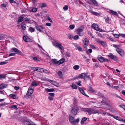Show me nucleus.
Returning <instances> with one entry per match:
<instances>
[{"mask_svg":"<svg viewBox=\"0 0 125 125\" xmlns=\"http://www.w3.org/2000/svg\"><path fill=\"white\" fill-rule=\"evenodd\" d=\"M113 46L114 47L117 48H119L120 47V46L118 45L114 44H113Z\"/></svg>","mask_w":125,"mask_h":125,"instance_id":"50","label":"nucleus"},{"mask_svg":"<svg viewBox=\"0 0 125 125\" xmlns=\"http://www.w3.org/2000/svg\"><path fill=\"white\" fill-rule=\"evenodd\" d=\"M71 87L72 88H73V89H76L77 88V86L76 85L73 84H72L71 85Z\"/></svg>","mask_w":125,"mask_h":125,"instance_id":"35","label":"nucleus"},{"mask_svg":"<svg viewBox=\"0 0 125 125\" xmlns=\"http://www.w3.org/2000/svg\"><path fill=\"white\" fill-rule=\"evenodd\" d=\"M9 1L10 3H16L15 1L14 0H9Z\"/></svg>","mask_w":125,"mask_h":125,"instance_id":"64","label":"nucleus"},{"mask_svg":"<svg viewBox=\"0 0 125 125\" xmlns=\"http://www.w3.org/2000/svg\"><path fill=\"white\" fill-rule=\"evenodd\" d=\"M9 104L7 103L6 102H4L3 103H2L1 104V106H5Z\"/></svg>","mask_w":125,"mask_h":125,"instance_id":"51","label":"nucleus"},{"mask_svg":"<svg viewBox=\"0 0 125 125\" xmlns=\"http://www.w3.org/2000/svg\"><path fill=\"white\" fill-rule=\"evenodd\" d=\"M88 91L90 92L91 93H93L95 92V90L90 86H89L88 88Z\"/></svg>","mask_w":125,"mask_h":125,"instance_id":"19","label":"nucleus"},{"mask_svg":"<svg viewBox=\"0 0 125 125\" xmlns=\"http://www.w3.org/2000/svg\"><path fill=\"white\" fill-rule=\"evenodd\" d=\"M113 117H114V118L117 120H118L119 121L120 120V117H119L115 115H113Z\"/></svg>","mask_w":125,"mask_h":125,"instance_id":"43","label":"nucleus"},{"mask_svg":"<svg viewBox=\"0 0 125 125\" xmlns=\"http://www.w3.org/2000/svg\"><path fill=\"white\" fill-rule=\"evenodd\" d=\"M47 5L46 3H43L42 4V5L41 6V8L45 7H46Z\"/></svg>","mask_w":125,"mask_h":125,"instance_id":"49","label":"nucleus"},{"mask_svg":"<svg viewBox=\"0 0 125 125\" xmlns=\"http://www.w3.org/2000/svg\"><path fill=\"white\" fill-rule=\"evenodd\" d=\"M93 28L95 30L97 31H100L101 29H100L98 26L95 24H93L92 25Z\"/></svg>","mask_w":125,"mask_h":125,"instance_id":"11","label":"nucleus"},{"mask_svg":"<svg viewBox=\"0 0 125 125\" xmlns=\"http://www.w3.org/2000/svg\"><path fill=\"white\" fill-rule=\"evenodd\" d=\"M69 122L73 125H75L76 123L78 124L79 121V119H77L75 120L74 117L71 116H70L69 117Z\"/></svg>","mask_w":125,"mask_h":125,"instance_id":"4","label":"nucleus"},{"mask_svg":"<svg viewBox=\"0 0 125 125\" xmlns=\"http://www.w3.org/2000/svg\"><path fill=\"white\" fill-rule=\"evenodd\" d=\"M91 12L93 15H94L96 16H98L100 14L98 13V12H93V11H91Z\"/></svg>","mask_w":125,"mask_h":125,"instance_id":"33","label":"nucleus"},{"mask_svg":"<svg viewBox=\"0 0 125 125\" xmlns=\"http://www.w3.org/2000/svg\"><path fill=\"white\" fill-rule=\"evenodd\" d=\"M37 71L41 73H47L48 71L42 68L39 67H37Z\"/></svg>","mask_w":125,"mask_h":125,"instance_id":"9","label":"nucleus"},{"mask_svg":"<svg viewBox=\"0 0 125 125\" xmlns=\"http://www.w3.org/2000/svg\"><path fill=\"white\" fill-rule=\"evenodd\" d=\"M79 37L78 35H76L74 37L73 39L74 40H77L79 39Z\"/></svg>","mask_w":125,"mask_h":125,"instance_id":"48","label":"nucleus"},{"mask_svg":"<svg viewBox=\"0 0 125 125\" xmlns=\"http://www.w3.org/2000/svg\"><path fill=\"white\" fill-rule=\"evenodd\" d=\"M38 84L35 81H33L32 82L31 85L30 86H31V87H32V86H38Z\"/></svg>","mask_w":125,"mask_h":125,"instance_id":"25","label":"nucleus"},{"mask_svg":"<svg viewBox=\"0 0 125 125\" xmlns=\"http://www.w3.org/2000/svg\"><path fill=\"white\" fill-rule=\"evenodd\" d=\"M25 21H28V22L29 23H32L31 21L30 20V19L29 18H26V19H25Z\"/></svg>","mask_w":125,"mask_h":125,"instance_id":"44","label":"nucleus"},{"mask_svg":"<svg viewBox=\"0 0 125 125\" xmlns=\"http://www.w3.org/2000/svg\"><path fill=\"white\" fill-rule=\"evenodd\" d=\"M8 63L7 61H5L3 62H0V65H3L6 64Z\"/></svg>","mask_w":125,"mask_h":125,"instance_id":"38","label":"nucleus"},{"mask_svg":"<svg viewBox=\"0 0 125 125\" xmlns=\"http://www.w3.org/2000/svg\"><path fill=\"white\" fill-rule=\"evenodd\" d=\"M79 67V65H74L73 67V68L74 70H77L78 69Z\"/></svg>","mask_w":125,"mask_h":125,"instance_id":"31","label":"nucleus"},{"mask_svg":"<svg viewBox=\"0 0 125 125\" xmlns=\"http://www.w3.org/2000/svg\"><path fill=\"white\" fill-rule=\"evenodd\" d=\"M53 45L55 47L58 48L60 50H63L64 49V47L61 44L57 41H54L53 42Z\"/></svg>","mask_w":125,"mask_h":125,"instance_id":"3","label":"nucleus"},{"mask_svg":"<svg viewBox=\"0 0 125 125\" xmlns=\"http://www.w3.org/2000/svg\"><path fill=\"white\" fill-rule=\"evenodd\" d=\"M10 108H14V109H16V110H17L18 109L17 106L16 105H11L10 107Z\"/></svg>","mask_w":125,"mask_h":125,"instance_id":"41","label":"nucleus"},{"mask_svg":"<svg viewBox=\"0 0 125 125\" xmlns=\"http://www.w3.org/2000/svg\"><path fill=\"white\" fill-rule=\"evenodd\" d=\"M36 27L37 30L40 32H42L43 30L44 29V27L42 25L37 26H36Z\"/></svg>","mask_w":125,"mask_h":125,"instance_id":"10","label":"nucleus"},{"mask_svg":"<svg viewBox=\"0 0 125 125\" xmlns=\"http://www.w3.org/2000/svg\"><path fill=\"white\" fill-rule=\"evenodd\" d=\"M89 42V41L87 39L85 38L83 41V42L84 44V48L85 51L87 50V46H88V43Z\"/></svg>","mask_w":125,"mask_h":125,"instance_id":"7","label":"nucleus"},{"mask_svg":"<svg viewBox=\"0 0 125 125\" xmlns=\"http://www.w3.org/2000/svg\"><path fill=\"white\" fill-rule=\"evenodd\" d=\"M68 37L69 39H71L72 37V36L71 34H68Z\"/></svg>","mask_w":125,"mask_h":125,"instance_id":"59","label":"nucleus"},{"mask_svg":"<svg viewBox=\"0 0 125 125\" xmlns=\"http://www.w3.org/2000/svg\"><path fill=\"white\" fill-rule=\"evenodd\" d=\"M23 38L24 40L26 42H28L30 41V39L26 35H24L23 36Z\"/></svg>","mask_w":125,"mask_h":125,"instance_id":"15","label":"nucleus"},{"mask_svg":"<svg viewBox=\"0 0 125 125\" xmlns=\"http://www.w3.org/2000/svg\"><path fill=\"white\" fill-rule=\"evenodd\" d=\"M97 41L99 43H100L103 46H105L106 45V43L103 41H100V40L98 39H97Z\"/></svg>","mask_w":125,"mask_h":125,"instance_id":"21","label":"nucleus"},{"mask_svg":"<svg viewBox=\"0 0 125 125\" xmlns=\"http://www.w3.org/2000/svg\"><path fill=\"white\" fill-rule=\"evenodd\" d=\"M22 55L23 53L20 51L15 48H12L10 50V53L9 54L10 56H13L16 54Z\"/></svg>","mask_w":125,"mask_h":125,"instance_id":"1","label":"nucleus"},{"mask_svg":"<svg viewBox=\"0 0 125 125\" xmlns=\"http://www.w3.org/2000/svg\"><path fill=\"white\" fill-rule=\"evenodd\" d=\"M116 51L121 56H123L124 53V51L119 48H117Z\"/></svg>","mask_w":125,"mask_h":125,"instance_id":"13","label":"nucleus"},{"mask_svg":"<svg viewBox=\"0 0 125 125\" xmlns=\"http://www.w3.org/2000/svg\"><path fill=\"white\" fill-rule=\"evenodd\" d=\"M120 36L123 37L125 38V34H120Z\"/></svg>","mask_w":125,"mask_h":125,"instance_id":"63","label":"nucleus"},{"mask_svg":"<svg viewBox=\"0 0 125 125\" xmlns=\"http://www.w3.org/2000/svg\"><path fill=\"white\" fill-rule=\"evenodd\" d=\"M45 89L48 92H53L54 91V90L53 89H50L49 88H45Z\"/></svg>","mask_w":125,"mask_h":125,"instance_id":"29","label":"nucleus"},{"mask_svg":"<svg viewBox=\"0 0 125 125\" xmlns=\"http://www.w3.org/2000/svg\"><path fill=\"white\" fill-rule=\"evenodd\" d=\"M52 62L53 63L58 65V61L55 59H53L51 60Z\"/></svg>","mask_w":125,"mask_h":125,"instance_id":"24","label":"nucleus"},{"mask_svg":"<svg viewBox=\"0 0 125 125\" xmlns=\"http://www.w3.org/2000/svg\"><path fill=\"white\" fill-rule=\"evenodd\" d=\"M104 114L105 115H108L111 116H113V115H111L108 113L105 112Z\"/></svg>","mask_w":125,"mask_h":125,"instance_id":"57","label":"nucleus"},{"mask_svg":"<svg viewBox=\"0 0 125 125\" xmlns=\"http://www.w3.org/2000/svg\"><path fill=\"white\" fill-rule=\"evenodd\" d=\"M47 20H49L50 22H52V21L49 16H48L47 17Z\"/></svg>","mask_w":125,"mask_h":125,"instance_id":"47","label":"nucleus"},{"mask_svg":"<svg viewBox=\"0 0 125 125\" xmlns=\"http://www.w3.org/2000/svg\"><path fill=\"white\" fill-rule=\"evenodd\" d=\"M115 61L117 62L118 61V58L115 56L112 59Z\"/></svg>","mask_w":125,"mask_h":125,"instance_id":"45","label":"nucleus"},{"mask_svg":"<svg viewBox=\"0 0 125 125\" xmlns=\"http://www.w3.org/2000/svg\"><path fill=\"white\" fill-rule=\"evenodd\" d=\"M9 96L14 99H17V97L16 95L14 94H10L9 95Z\"/></svg>","mask_w":125,"mask_h":125,"instance_id":"22","label":"nucleus"},{"mask_svg":"<svg viewBox=\"0 0 125 125\" xmlns=\"http://www.w3.org/2000/svg\"><path fill=\"white\" fill-rule=\"evenodd\" d=\"M97 59L101 62H103L106 60L105 59L104 57L100 55L98 56L97 58Z\"/></svg>","mask_w":125,"mask_h":125,"instance_id":"14","label":"nucleus"},{"mask_svg":"<svg viewBox=\"0 0 125 125\" xmlns=\"http://www.w3.org/2000/svg\"><path fill=\"white\" fill-rule=\"evenodd\" d=\"M37 9L36 8H34L31 9H29V11L31 12H35L37 11Z\"/></svg>","mask_w":125,"mask_h":125,"instance_id":"26","label":"nucleus"},{"mask_svg":"<svg viewBox=\"0 0 125 125\" xmlns=\"http://www.w3.org/2000/svg\"><path fill=\"white\" fill-rule=\"evenodd\" d=\"M105 21L106 22L109 23L110 22L111 20L108 17H107L105 19Z\"/></svg>","mask_w":125,"mask_h":125,"instance_id":"39","label":"nucleus"},{"mask_svg":"<svg viewBox=\"0 0 125 125\" xmlns=\"http://www.w3.org/2000/svg\"><path fill=\"white\" fill-rule=\"evenodd\" d=\"M87 120V118L86 117L83 118L81 120V123L82 124H84L85 121H86Z\"/></svg>","mask_w":125,"mask_h":125,"instance_id":"27","label":"nucleus"},{"mask_svg":"<svg viewBox=\"0 0 125 125\" xmlns=\"http://www.w3.org/2000/svg\"><path fill=\"white\" fill-rule=\"evenodd\" d=\"M49 94L50 96L53 97L55 95L54 93H50Z\"/></svg>","mask_w":125,"mask_h":125,"instance_id":"60","label":"nucleus"},{"mask_svg":"<svg viewBox=\"0 0 125 125\" xmlns=\"http://www.w3.org/2000/svg\"><path fill=\"white\" fill-rule=\"evenodd\" d=\"M19 87H17L16 86H15L14 87V89L16 90H19Z\"/></svg>","mask_w":125,"mask_h":125,"instance_id":"62","label":"nucleus"},{"mask_svg":"<svg viewBox=\"0 0 125 125\" xmlns=\"http://www.w3.org/2000/svg\"><path fill=\"white\" fill-rule=\"evenodd\" d=\"M24 18V17L23 15L20 16L18 18V22H22Z\"/></svg>","mask_w":125,"mask_h":125,"instance_id":"20","label":"nucleus"},{"mask_svg":"<svg viewBox=\"0 0 125 125\" xmlns=\"http://www.w3.org/2000/svg\"><path fill=\"white\" fill-rule=\"evenodd\" d=\"M78 78L83 79L85 80L87 79H90V75L87 73H83L79 75Z\"/></svg>","mask_w":125,"mask_h":125,"instance_id":"2","label":"nucleus"},{"mask_svg":"<svg viewBox=\"0 0 125 125\" xmlns=\"http://www.w3.org/2000/svg\"><path fill=\"white\" fill-rule=\"evenodd\" d=\"M2 8H5L7 6V5L5 4H1Z\"/></svg>","mask_w":125,"mask_h":125,"instance_id":"53","label":"nucleus"},{"mask_svg":"<svg viewBox=\"0 0 125 125\" xmlns=\"http://www.w3.org/2000/svg\"><path fill=\"white\" fill-rule=\"evenodd\" d=\"M78 110V107L77 105H75L74 107L73 108L71 112L73 115H76Z\"/></svg>","mask_w":125,"mask_h":125,"instance_id":"8","label":"nucleus"},{"mask_svg":"<svg viewBox=\"0 0 125 125\" xmlns=\"http://www.w3.org/2000/svg\"><path fill=\"white\" fill-rule=\"evenodd\" d=\"M49 82L52 84L56 86L55 85V84L56 83V82L52 80H49Z\"/></svg>","mask_w":125,"mask_h":125,"instance_id":"34","label":"nucleus"},{"mask_svg":"<svg viewBox=\"0 0 125 125\" xmlns=\"http://www.w3.org/2000/svg\"><path fill=\"white\" fill-rule=\"evenodd\" d=\"M77 49L78 50V51L79 52H81L82 51V49L81 48V47L79 46H78L77 47Z\"/></svg>","mask_w":125,"mask_h":125,"instance_id":"42","label":"nucleus"},{"mask_svg":"<svg viewBox=\"0 0 125 125\" xmlns=\"http://www.w3.org/2000/svg\"><path fill=\"white\" fill-rule=\"evenodd\" d=\"M90 47L93 49H96V47L92 45H90Z\"/></svg>","mask_w":125,"mask_h":125,"instance_id":"58","label":"nucleus"},{"mask_svg":"<svg viewBox=\"0 0 125 125\" xmlns=\"http://www.w3.org/2000/svg\"><path fill=\"white\" fill-rule=\"evenodd\" d=\"M75 32L80 36H82L84 35L83 30V29L81 28L77 29L75 30Z\"/></svg>","mask_w":125,"mask_h":125,"instance_id":"6","label":"nucleus"},{"mask_svg":"<svg viewBox=\"0 0 125 125\" xmlns=\"http://www.w3.org/2000/svg\"><path fill=\"white\" fill-rule=\"evenodd\" d=\"M65 59L64 58H62L59 61H58V65L63 63L65 61Z\"/></svg>","mask_w":125,"mask_h":125,"instance_id":"16","label":"nucleus"},{"mask_svg":"<svg viewBox=\"0 0 125 125\" xmlns=\"http://www.w3.org/2000/svg\"><path fill=\"white\" fill-rule=\"evenodd\" d=\"M86 51H87V52L88 53H91L92 52V50L91 49H89L88 50H86Z\"/></svg>","mask_w":125,"mask_h":125,"instance_id":"54","label":"nucleus"},{"mask_svg":"<svg viewBox=\"0 0 125 125\" xmlns=\"http://www.w3.org/2000/svg\"><path fill=\"white\" fill-rule=\"evenodd\" d=\"M33 90L32 89L31 86H30L28 91L27 94L29 96L31 95L33 92Z\"/></svg>","mask_w":125,"mask_h":125,"instance_id":"12","label":"nucleus"},{"mask_svg":"<svg viewBox=\"0 0 125 125\" xmlns=\"http://www.w3.org/2000/svg\"><path fill=\"white\" fill-rule=\"evenodd\" d=\"M110 13L113 15H115L116 16H117L118 15L117 13L116 12L112 10H110Z\"/></svg>","mask_w":125,"mask_h":125,"instance_id":"23","label":"nucleus"},{"mask_svg":"<svg viewBox=\"0 0 125 125\" xmlns=\"http://www.w3.org/2000/svg\"><path fill=\"white\" fill-rule=\"evenodd\" d=\"M82 111L87 112L89 115L92 114L96 113L94 109L90 108H83L82 109Z\"/></svg>","mask_w":125,"mask_h":125,"instance_id":"5","label":"nucleus"},{"mask_svg":"<svg viewBox=\"0 0 125 125\" xmlns=\"http://www.w3.org/2000/svg\"><path fill=\"white\" fill-rule=\"evenodd\" d=\"M29 30L30 31L32 32L34 31L35 29L34 28L32 27H30L29 28Z\"/></svg>","mask_w":125,"mask_h":125,"instance_id":"40","label":"nucleus"},{"mask_svg":"<svg viewBox=\"0 0 125 125\" xmlns=\"http://www.w3.org/2000/svg\"><path fill=\"white\" fill-rule=\"evenodd\" d=\"M113 35L115 38H118L119 37V35L117 34H113Z\"/></svg>","mask_w":125,"mask_h":125,"instance_id":"55","label":"nucleus"},{"mask_svg":"<svg viewBox=\"0 0 125 125\" xmlns=\"http://www.w3.org/2000/svg\"><path fill=\"white\" fill-rule=\"evenodd\" d=\"M58 75L60 77L62 76V73L61 71H59L58 72Z\"/></svg>","mask_w":125,"mask_h":125,"instance_id":"52","label":"nucleus"},{"mask_svg":"<svg viewBox=\"0 0 125 125\" xmlns=\"http://www.w3.org/2000/svg\"><path fill=\"white\" fill-rule=\"evenodd\" d=\"M22 29L24 30H25L26 29V25L25 24L22 25L21 26Z\"/></svg>","mask_w":125,"mask_h":125,"instance_id":"37","label":"nucleus"},{"mask_svg":"<svg viewBox=\"0 0 125 125\" xmlns=\"http://www.w3.org/2000/svg\"><path fill=\"white\" fill-rule=\"evenodd\" d=\"M107 56L109 57L111 59H113L115 56L111 53H110L107 55Z\"/></svg>","mask_w":125,"mask_h":125,"instance_id":"30","label":"nucleus"},{"mask_svg":"<svg viewBox=\"0 0 125 125\" xmlns=\"http://www.w3.org/2000/svg\"><path fill=\"white\" fill-rule=\"evenodd\" d=\"M6 77V75L5 74H0V79H4Z\"/></svg>","mask_w":125,"mask_h":125,"instance_id":"32","label":"nucleus"},{"mask_svg":"<svg viewBox=\"0 0 125 125\" xmlns=\"http://www.w3.org/2000/svg\"><path fill=\"white\" fill-rule=\"evenodd\" d=\"M120 107L123 108L125 110V105H122L120 106Z\"/></svg>","mask_w":125,"mask_h":125,"instance_id":"61","label":"nucleus"},{"mask_svg":"<svg viewBox=\"0 0 125 125\" xmlns=\"http://www.w3.org/2000/svg\"><path fill=\"white\" fill-rule=\"evenodd\" d=\"M79 90L83 95L86 96H88V95L85 94L84 91L82 88H79Z\"/></svg>","mask_w":125,"mask_h":125,"instance_id":"18","label":"nucleus"},{"mask_svg":"<svg viewBox=\"0 0 125 125\" xmlns=\"http://www.w3.org/2000/svg\"><path fill=\"white\" fill-rule=\"evenodd\" d=\"M90 1L93 3L94 4L95 6H97L98 5V4L95 0H90Z\"/></svg>","mask_w":125,"mask_h":125,"instance_id":"28","label":"nucleus"},{"mask_svg":"<svg viewBox=\"0 0 125 125\" xmlns=\"http://www.w3.org/2000/svg\"><path fill=\"white\" fill-rule=\"evenodd\" d=\"M68 9V7L67 5H65L63 6V9L64 10H67Z\"/></svg>","mask_w":125,"mask_h":125,"instance_id":"36","label":"nucleus"},{"mask_svg":"<svg viewBox=\"0 0 125 125\" xmlns=\"http://www.w3.org/2000/svg\"><path fill=\"white\" fill-rule=\"evenodd\" d=\"M75 27V26L74 25H70L69 26V28L71 30L73 29Z\"/></svg>","mask_w":125,"mask_h":125,"instance_id":"46","label":"nucleus"},{"mask_svg":"<svg viewBox=\"0 0 125 125\" xmlns=\"http://www.w3.org/2000/svg\"><path fill=\"white\" fill-rule=\"evenodd\" d=\"M7 86L6 84L2 83L0 84V89H2L6 88Z\"/></svg>","mask_w":125,"mask_h":125,"instance_id":"17","label":"nucleus"},{"mask_svg":"<svg viewBox=\"0 0 125 125\" xmlns=\"http://www.w3.org/2000/svg\"><path fill=\"white\" fill-rule=\"evenodd\" d=\"M37 67H32L31 68L34 71H37Z\"/></svg>","mask_w":125,"mask_h":125,"instance_id":"56","label":"nucleus"}]
</instances>
